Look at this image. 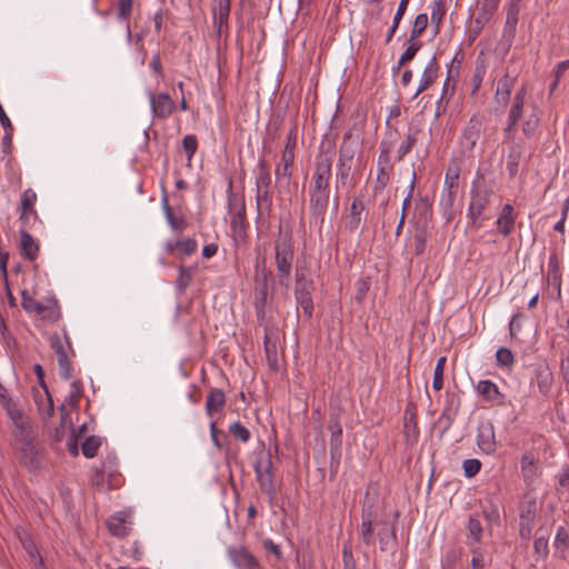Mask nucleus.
I'll return each mask as SVG.
<instances>
[{
  "label": "nucleus",
  "mask_w": 569,
  "mask_h": 569,
  "mask_svg": "<svg viewBox=\"0 0 569 569\" xmlns=\"http://www.w3.org/2000/svg\"><path fill=\"white\" fill-rule=\"evenodd\" d=\"M332 177L331 159L325 154L316 156L309 191L310 212L316 223L322 224L329 204V182Z\"/></svg>",
  "instance_id": "f257e3e1"
},
{
  "label": "nucleus",
  "mask_w": 569,
  "mask_h": 569,
  "mask_svg": "<svg viewBox=\"0 0 569 569\" xmlns=\"http://www.w3.org/2000/svg\"><path fill=\"white\" fill-rule=\"evenodd\" d=\"M12 425V446L19 451L20 462L29 470L38 469L40 465V452L33 441L29 418L27 417Z\"/></svg>",
  "instance_id": "f03ea898"
},
{
  "label": "nucleus",
  "mask_w": 569,
  "mask_h": 569,
  "mask_svg": "<svg viewBox=\"0 0 569 569\" xmlns=\"http://www.w3.org/2000/svg\"><path fill=\"white\" fill-rule=\"evenodd\" d=\"M358 142L351 140V134L346 133L339 147V157L336 164V189H350L353 187L352 167Z\"/></svg>",
  "instance_id": "7ed1b4c3"
},
{
  "label": "nucleus",
  "mask_w": 569,
  "mask_h": 569,
  "mask_svg": "<svg viewBox=\"0 0 569 569\" xmlns=\"http://www.w3.org/2000/svg\"><path fill=\"white\" fill-rule=\"evenodd\" d=\"M272 180L264 159H259L254 170V190L258 211L270 212L272 208Z\"/></svg>",
  "instance_id": "20e7f679"
},
{
  "label": "nucleus",
  "mask_w": 569,
  "mask_h": 569,
  "mask_svg": "<svg viewBox=\"0 0 569 569\" xmlns=\"http://www.w3.org/2000/svg\"><path fill=\"white\" fill-rule=\"evenodd\" d=\"M253 469L261 492L272 502L276 498V486L271 452L260 453L254 461Z\"/></svg>",
  "instance_id": "39448f33"
},
{
  "label": "nucleus",
  "mask_w": 569,
  "mask_h": 569,
  "mask_svg": "<svg viewBox=\"0 0 569 569\" xmlns=\"http://www.w3.org/2000/svg\"><path fill=\"white\" fill-rule=\"evenodd\" d=\"M21 306L26 312L33 313L51 322L60 318V309L56 299L50 298L44 301H37L26 290L21 292Z\"/></svg>",
  "instance_id": "423d86ee"
},
{
  "label": "nucleus",
  "mask_w": 569,
  "mask_h": 569,
  "mask_svg": "<svg viewBox=\"0 0 569 569\" xmlns=\"http://www.w3.org/2000/svg\"><path fill=\"white\" fill-rule=\"evenodd\" d=\"M377 512L373 502H365L361 509V525L359 530V548L365 553L372 550L375 551V528L373 522L376 521Z\"/></svg>",
  "instance_id": "0eeeda50"
},
{
  "label": "nucleus",
  "mask_w": 569,
  "mask_h": 569,
  "mask_svg": "<svg viewBox=\"0 0 569 569\" xmlns=\"http://www.w3.org/2000/svg\"><path fill=\"white\" fill-rule=\"evenodd\" d=\"M292 248L289 241L282 240L276 244V266L281 284L288 287L291 276Z\"/></svg>",
  "instance_id": "6e6552de"
},
{
  "label": "nucleus",
  "mask_w": 569,
  "mask_h": 569,
  "mask_svg": "<svg viewBox=\"0 0 569 569\" xmlns=\"http://www.w3.org/2000/svg\"><path fill=\"white\" fill-rule=\"evenodd\" d=\"M293 161L295 153L290 152L289 150H283L280 162L276 166L274 169L276 189L279 194H284L289 191Z\"/></svg>",
  "instance_id": "1a4fd4ad"
},
{
  "label": "nucleus",
  "mask_w": 569,
  "mask_h": 569,
  "mask_svg": "<svg viewBox=\"0 0 569 569\" xmlns=\"http://www.w3.org/2000/svg\"><path fill=\"white\" fill-rule=\"evenodd\" d=\"M537 516V501L529 499L523 501L519 507V536L522 540L528 541L531 537L535 520Z\"/></svg>",
  "instance_id": "9d476101"
},
{
  "label": "nucleus",
  "mask_w": 569,
  "mask_h": 569,
  "mask_svg": "<svg viewBox=\"0 0 569 569\" xmlns=\"http://www.w3.org/2000/svg\"><path fill=\"white\" fill-rule=\"evenodd\" d=\"M477 446L486 455H493L498 449V441L493 423L490 420L481 421L477 429Z\"/></svg>",
  "instance_id": "9b49d317"
},
{
  "label": "nucleus",
  "mask_w": 569,
  "mask_h": 569,
  "mask_svg": "<svg viewBox=\"0 0 569 569\" xmlns=\"http://www.w3.org/2000/svg\"><path fill=\"white\" fill-rule=\"evenodd\" d=\"M147 96L154 118L167 119L174 111V101L168 93H154L152 91H148Z\"/></svg>",
  "instance_id": "f8f14e48"
},
{
  "label": "nucleus",
  "mask_w": 569,
  "mask_h": 569,
  "mask_svg": "<svg viewBox=\"0 0 569 569\" xmlns=\"http://www.w3.org/2000/svg\"><path fill=\"white\" fill-rule=\"evenodd\" d=\"M489 202V190L480 188L471 189V200L468 207V217L472 220L473 224H476L477 221L481 218Z\"/></svg>",
  "instance_id": "ddd939ff"
},
{
  "label": "nucleus",
  "mask_w": 569,
  "mask_h": 569,
  "mask_svg": "<svg viewBox=\"0 0 569 569\" xmlns=\"http://www.w3.org/2000/svg\"><path fill=\"white\" fill-rule=\"evenodd\" d=\"M131 511H119L107 520L109 532L118 538L126 537L131 530Z\"/></svg>",
  "instance_id": "4468645a"
},
{
  "label": "nucleus",
  "mask_w": 569,
  "mask_h": 569,
  "mask_svg": "<svg viewBox=\"0 0 569 569\" xmlns=\"http://www.w3.org/2000/svg\"><path fill=\"white\" fill-rule=\"evenodd\" d=\"M228 557L238 569H254L259 565L258 560L244 547L229 548Z\"/></svg>",
  "instance_id": "2eb2a0df"
},
{
  "label": "nucleus",
  "mask_w": 569,
  "mask_h": 569,
  "mask_svg": "<svg viewBox=\"0 0 569 569\" xmlns=\"http://www.w3.org/2000/svg\"><path fill=\"white\" fill-rule=\"evenodd\" d=\"M0 406L6 411L12 423L27 418L20 409L18 401L12 398L2 385L0 386Z\"/></svg>",
  "instance_id": "dca6fc26"
},
{
  "label": "nucleus",
  "mask_w": 569,
  "mask_h": 569,
  "mask_svg": "<svg viewBox=\"0 0 569 569\" xmlns=\"http://www.w3.org/2000/svg\"><path fill=\"white\" fill-rule=\"evenodd\" d=\"M480 121L471 119L460 139L461 149L465 154H469L475 149L480 138Z\"/></svg>",
  "instance_id": "f3484780"
},
{
  "label": "nucleus",
  "mask_w": 569,
  "mask_h": 569,
  "mask_svg": "<svg viewBox=\"0 0 569 569\" xmlns=\"http://www.w3.org/2000/svg\"><path fill=\"white\" fill-rule=\"evenodd\" d=\"M526 96H527V90L525 87H522L521 89H519L516 92V94L513 97V102H512V106H511L509 114H508V126L506 128L507 134L510 133V131L516 127V124L520 120V117H521V113L523 110Z\"/></svg>",
  "instance_id": "a211bd4d"
},
{
  "label": "nucleus",
  "mask_w": 569,
  "mask_h": 569,
  "mask_svg": "<svg viewBox=\"0 0 569 569\" xmlns=\"http://www.w3.org/2000/svg\"><path fill=\"white\" fill-rule=\"evenodd\" d=\"M519 0H510L507 4L506 23L503 28V38L512 40L519 19Z\"/></svg>",
  "instance_id": "6ab92c4d"
},
{
  "label": "nucleus",
  "mask_w": 569,
  "mask_h": 569,
  "mask_svg": "<svg viewBox=\"0 0 569 569\" xmlns=\"http://www.w3.org/2000/svg\"><path fill=\"white\" fill-rule=\"evenodd\" d=\"M501 0H481L479 11L475 19L477 30L480 31L495 16Z\"/></svg>",
  "instance_id": "aec40b11"
},
{
  "label": "nucleus",
  "mask_w": 569,
  "mask_h": 569,
  "mask_svg": "<svg viewBox=\"0 0 569 569\" xmlns=\"http://www.w3.org/2000/svg\"><path fill=\"white\" fill-rule=\"evenodd\" d=\"M167 252L177 256L182 259L191 256L197 250V242L191 238H187L179 241H167L164 243Z\"/></svg>",
  "instance_id": "412c9836"
},
{
  "label": "nucleus",
  "mask_w": 569,
  "mask_h": 569,
  "mask_svg": "<svg viewBox=\"0 0 569 569\" xmlns=\"http://www.w3.org/2000/svg\"><path fill=\"white\" fill-rule=\"evenodd\" d=\"M515 221L516 216L513 207L509 203L505 204L496 221L498 232L503 237H508L515 228Z\"/></svg>",
  "instance_id": "4be33fe9"
},
{
  "label": "nucleus",
  "mask_w": 569,
  "mask_h": 569,
  "mask_svg": "<svg viewBox=\"0 0 569 569\" xmlns=\"http://www.w3.org/2000/svg\"><path fill=\"white\" fill-rule=\"evenodd\" d=\"M380 550L382 552H395L397 547V535H396V526L395 523H391L388 526V523H385L383 527H381L377 533Z\"/></svg>",
  "instance_id": "5701e85b"
},
{
  "label": "nucleus",
  "mask_w": 569,
  "mask_h": 569,
  "mask_svg": "<svg viewBox=\"0 0 569 569\" xmlns=\"http://www.w3.org/2000/svg\"><path fill=\"white\" fill-rule=\"evenodd\" d=\"M438 76V63L435 56L430 58L427 62L423 72L419 80V86L413 94V98H417L421 92L427 90L430 84L437 79Z\"/></svg>",
  "instance_id": "b1692460"
},
{
  "label": "nucleus",
  "mask_w": 569,
  "mask_h": 569,
  "mask_svg": "<svg viewBox=\"0 0 569 569\" xmlns=\"http://www.w3.org/2000/svg\"><path fill=\"white\" fill-rule=\"evenodd\" d=\"M516 78L509 77L508 74L503 76L499 81L496 90V101L503 107L507 106V103L510 100V96L512 92V88L515 86Z\"/></svg>",
  "instance_id": "393cba45"
},
{
  "label": "nucleus",
  "mask_w": 569,
  "mask_h": 569,
  "mask_svg": "<svg viewBox=\"0 0 569 569\" xmlns=\"http://www.w3.org/2000/svg\"><path fill=\"white\" fill-rule=\"evenodd\" d=\"M20 248L21 253L28 260H34L38 257V242L24 230H20Z\"/></svg>",
  "instance_id": "a878e982"
},
{
  "label": "nucleus",
  "mask_w": 569,
  "mask_h": 569,
  "mask_svg": "<svg viewBox=\"0 0 569 569\" xmlns=\"http://www.w3.org/2000/svg\"><path fill=\"white\" fill-rule=\"evenodd\" d=\"M226 403V396L221 389L212 388L206 400V411L209 416L222 410Z\"/></svg>",
  "instance_id": "bb28decb"
},
{
  "label": "nucleus",
  "mask_w": 569,
  "mask_h": 569,
  "mask_svg": "<svg viewBox=\"0 0 569 569\" xmlns=\"http://www.w3.org/2000/svg\"><path fill=\"white\" fill-rule=\"evenodd\" d=\"M477 391L488 401L497 403H501L502 401V395L500 393L497 385L490 380L479 381Z\"/></svg>",
  "instance_id": "cd10ccee"
},
{
  "label": "nucleus",
  "mask_w": 569,
  "mask_h": 569,
  "mask_svg": "<svg viewBox=\"0 0 569 569\" xmlns=\"http://www.w3.org/2000/svg\"><path fill=\"white\" fill-rule=\"evenodd\" d=\"M521 472L526 481L533 480L539 475V469L531 452H525L520 460Z\"/></svg>",
  "instance_id": "c85d7f7f"
},
{
  "label": "nucleus",
  "mask_w": 569,
  "mask_h": 569,
  "mask_svg": "<svg viewBox=\"0 0 569 569\" xmlns=\"http://www.w3.org/2000/svg\"><path fill=\"white\" fill-rule=\"evenodd\" d=\"M365 210L362 200L356 198L350 207V214L347 220V228L350 231L357 230L361 224V214Z\"/></svg>",
  "instance_id": "c756f323"
},
{
  "label": "nucleus",
  "mask_w": 569,
  "mask_h": 569,
  "mask_svg": "<svg viewBox=\"0 0 569 569\" xmlns=\"http://www.w3.org/2000/svg\"><path fill=\"white\" fill-rule=\"evenodd\" d=\"M313 282L302 269L296 270L295 296L312 295Z\"/></svg>",
  "instance_id": "7c9ffc66"
},
{
  "label": "nucleus",
  "mask_w": 569,
  "mask_h": 569,
  "mask_svg": "<svg viewBox=\"0 0 569 569\" xmlns=\"http://www.w3.org/2000/svg\"><path fill=\"white\" fill-rule=\"evenodd\" d=\"M36 201H37V194L32 189H27L23 191V193L21 196V201H20V210H21L20 219L21 220L28 219L29 213H30V211H32Z\"/></svg>",
  "instance_id": "2f4dec72"
},
{
  "label": "nucleus",
  "mask_w": 569,
  "mask_h": 569,
  "mask_svg": "<svg viewBox=\"0 0 569 569\" xmlns=\"http://www.w3.org/2000/svg\"><path fill=\"white\" fill-rule=\"evenodd\" d=\"M59 411H60V427L56 430V436H54L57 441H60L63 438L64 432L67 430H70L71 432L73 430L71 416L68 412L64 403H62L59 407Z\"/></svg>",
  "instance_id": "473e14b6"
},
{
  "label": "nucleus",
  "mask_w": 569,
  "mask_h": 569,
  "mask_svg": "<svg viewBox=\"0 0 569 569\" xmlns=\"http://www.w3.org/2000/svg\"><path fill=\"white\" fill-rule=\"evenodd\" d=\"M82 396V383L79 380H74L70 385V391L68 396L64 398L63 403L69 406L72 409H76L79 405L80 398Z\"/></svg>",
  "instance_id": "72a5a7b5"
},
{
  "label": "nucleus",
  "mask_w": 569,
  "mask_h": 569,
  "mask_svg": "<svg viewBox=\"0 0 569 569\" xmlns=\"http://www.w3.org/2000/svg\"><path fill=\"white\" fill-rule=\"evenodd\" d=\"M539 117L536 113L535 108H532L531 112L528 113L522 122V132L527 138H531L535 136L538 127H539Z\"/></svg>",
  "instance_id": "f704fd0d"
},
{
  "label": "nucleus",
  "mask_w": 569,
  "mask_h": 569,
  "mask_svg": "<svg viewBox=\"0 0 569 569\" xmlns=\"http://www.w3.org/2000/svg\"><path fill=\"white\" fill-rule=\"evenodd\" d=\"M392 168H377V177L373 186V193L378 194L383 191L390 181Z\"/></svg>",
  "instance_id": "c9c22d12"
},
{
  "label": "nucleus",
  "mask_w": 569,
  "mask_h": 569,
  "mask_svg": "<svg viewBox=\"0 0 569 569\" xmlns=\"http://www.w3.org/2000/svg\"><path fill=\"white\" fill-rule=\"evenodd\" d=\"M100 446H101V440L99 437H96V436L87 437L81 445L82 455L86 458H93L97 455Z\"/></svg>",
  "instance_id": "e433bc0d"
},
{
  "label": "nucleus",
  "mask_w": 569,
  "mask_h": 569,
  "mask_svg": "<svg viewBox=\"0 0 569 569\" xmlns=\"http://www.w3.org/2000/svg\"><path fill=\"white\" fill-rule=\"evenodd\" d=\"M553 546L556 550L565 552L569 547V531L560 526L557 529Z\"/></svg>",
  "instance_id": "4c0bfd02"
},
{
  "label": "nucleus",
  "mask_w": 569,
  "mask_h": 569,
  "mask_svg": "<svg viewBox=\"0 0 569 569\" xmlns=\"http://www.w3.org/2000/svg\"><path fill=\"white\" fill-rule=\"evenodd\" d=\"M447 358H438V362L433 372L432 388L440 391L443 387V372Z\"/></svg>",
  "instance_id": "58836bf2"
},
{
  "label": "nucleus",
  "mask_w": 569,
  "mask_h": 569,
  "mask_svg": "<svg viewBox=\"0 0 569 569\" xmlns=\"http://www.w3.org/2000/svg\"><path fill=\"white\" fill-rule=\"evenodd\" d=\"M428 26V16L426 13H419L413 22V27L411 29L410 38L411 40L418 39L422 32L427 29Z\"/></svg>",
  "instance_id": "ea45409f"
},
{
  "label": "nucleus",
  "mask_w": 569,
  "mask_h": 569,
  "mask_svg": "<svg viewBox=\"0 0 569 569\" xmlns=\"http://www.w3.org/2000/svg\"><path fill=\"white\" fill-rule=\"evenodd\" d=\"M421 44L418 43V42H415V40H411V38L408 40V46H407V49L405 50V52L401 54L399 61H398V69L411 61L413 59V57L416 56V53L418 52V50L420 49Z\"/></svg>",
  "instance_id": "a19ab883"
},
{
  "label": "nucleus",
  "mask_w": 569,
  "mask_h": 569,
  "mask_svg": "<svg viewBox=\"0 0 569 569\" xmlns=\"http://www.w3.org/2000/svg\"><path fill=\"white\" fill-rule=\"evenodd\" d=\"M468 532L469 537L475 542H480L482 538V526L478 518L470 516L468 520Z\"/></svg>",
  "instance_id": "79ce46f5"
},
{
  "label": "nucleus",
  "mask_w": 569,
  "mask_h": 569,
  "mask_svg": "<svg viewBox=\"0 0 569 569\" xmlns=\"http://www.w3.org/2000/svg\"><path fill=\"white\" fill-rule=\"evenodd\" d=\"M193 269L191 267H180L179 276L176 280V284L180 291H183L192 279Z\"/></svg>",
  "instance_id": "37998d69"
},
{
  "label": "nucleus",
  "mask_w": 569,
  "mask_h": 569,
  "mask_svg": "<svg viewBox=\"0 0 569 569\" xmlns=\"http://www.w3.org/2000/svg\"><path fill=\"white\" fill-rule=\"evenodd\" d=\"M533 551L537 560L546 559L549 553L548 538L543 536L537 537L533 541Z\"/></svg>",
  "instance_id": "c03bdc74"
},
{
  "label": "nucleus",
  "mask_w": 569,
  "mask_h": 569,
  "mask_svg": "<svg viewBox=\"0 0 569 569\" xmlns=\"http://www.w3.org/2000/svg\"><path fill=\"white\" fill-rule=\"evenodd\" d=\"M298 307L302 309L303 315L310 319L313 313L312 295L296 296Z\"/></svg>",
  "instance_id": "a18cd8bd"
},
{
  "label": "nucleus",
  "mask_w": 569,
  "mask_h": 569,
  "mask_svg": "<svg viewBox=\"0 0 569 569\" xmlns=\"http://www.w3.org/2000/svg\"><path fill=\"white\" fill-rule=\"evenodd\" d=\"M213 2L214 16L218 17L220 22L227 20L230 12V0H213Z\"/></svg>",
  "instance_id": "49530a36"
},
{
  "label": "nucleus",
  "mask_w": 569,
  "mask_h": 569,
  "mask_svg": "<svg viewBox=\"0 0 569 569\" xmlns=\"http://www.w3.org/2000/svg\"><path fill=\"white\" fill-rule=\"evenodd\" d=\"M182 147L187 154L188 162H191V160L197 151V148H198V140H197L196 136H193V134L186 136L182 140Z\"/></svg>",
  "instance_id": "de8ad7c7"
},
{
  "label": "nucleus",
  "mask_w": 569,
  "mask_h": 569,
  "mask_svg": "<svg viewBox=\"0 0 569 569\" xmlns=\"http://www.w3.org/2000/svg\"><path fill=\"white\" fill-rule=\"evenodd\" d=\"M230 433L242 442H248L250 439V431L239 421L233 422L229 428Z\"/></svg>",
  "instance_id": "09e8293b"
},
{
  "label": "nucleus",
  "mask_w": 569,
  "mask_h": 569,
  "mask_svg": "<svg viewBox=\"0 0 569 569\" xmlns=\"http://www.w3.org/2000/svg\"><path fill=\"white\" fill-rule=\"evenodd\" d=\"M44 396H46V399L43 402H40L38 398H36V402H37L38 409L42 416L51 417L54 411V406H53L51 396L47 389L44 390Z\"/></svg>",
  "instance_id": "8fccbe9b"
},
{
  "label": "nucleus",
  "mask_w": 569,
  "mask_h": 569,
  "mask_svg": "<svg viewBox=\"0 0 569 569\" xmlns=\"http://www.w3.org/2000/svg\"><path fill=\"white\" fill-rule=\"evenodd\" d=\"M462 469L467 478H472L480 471L481 461L479 459H466L462 462Z\"/></svg>",
  "instance_id": "3c124183"
},
{
  "label": "nucleus",
  "mask_w": 569,
  "mask_h": 569,
  "mask_svg": "<svg viewBox=\"0 0 569 569\" xmlns=\"http://www.w3.org/2000/svg\"><path fill=\"white\" fill-rule=\"evenodd\" d=\"M457 194V189L442 188L440 194V206L446 210H450L453 206Z\"/></svg>",
  "instance_id": "603ef678"
},
{
  "label": "nucleus",
  "mask_w": 569,
  "mask_h": 569,
  "mask_svg": "<svg viewBox=\"0 0 569 569\" xmlns=\"http://www.w3.org/2000/svg\"><path fill=\"white\" fill-rule=\"evenodd\" d=\"M520 151L513 148L507 158V170L510 177H515L518 172Z\"/></svg>",
  "instance_id": "864d4df0"
},
{
  "label": "nucleus",
  "mask_w": 569,
  "mask_h": 569,
  "mask_svg": "<svg viewBox=\"0 0 569 569\" xmlns=\"http://www.w3.org/2000/svg\"><path fill=\"white\" fill-rule=\"evenodd\" d=\"M118 20L127 21L132 12V0H118Z\"/></svg>",
  "instance_id": "5fc2aeb1"
},
{
  "label": "nucleus",
  "mask_w": 569,
  "mask_h": 569,
  "mask_svg": "<svg viewBox=\"0 0 569 569\" xmlns=\"http://www.w3.org/2000/svg\"><path fill=\"white\" fill-rule=\"evenodd\" d=\"M443 16H445V10L442 9L441 2L435 1L432 9H431V13H430V19H431V23L436 26V32H438V29L442 21Z\"/></svg>",
  "instance_id": "6e6d98bb"
},
{
  "label": "nucleus",
  "mask_w": 569,
  "mask_h": 569,
  "mask_svg": "<svg viewBox=\"0 0 569 569\" xmlns=\"http://www.w3.org/2000/svg\"><path fill=\"white\" fill-rule=\"evenodd\" d=\"M537 380H538V386H539V389L540 391L543 393V395H547L550 390V386H551V373L546 369V370H541L539 371L538 376H537Z\"/></svg>",
  "instance_id": "4d7b16f0"
},
{
  "label": "nucleus",
  "mask_w": 569,
  "mask_h": 569,
  "mask_svg": "<svg viewBox=\"0 0 569 569\" xmlns=\"http://www.w3.org/2000/svg\"><path fill=\"white\" fill-rule=\"evenodd\" d=\"M70 358H58V373L61 379L69 380L72 376Z\"/></svg>",
  "instance_id": "13d9d810"
},
{
  "label": "nucleus",
  "mask_w": 569,
  "mask_h": 569,
  "mask_svg": "<svg viewBox=\"0 0 569 569\" xmlns=\"http://www.w3.org/2000/svg\"><path fill=\"white\" fill-rule=\"evenodd\" d=\"M427 242V231L425 228H418L415 234V251L420 254L425 251Z\"/></svg>",
  "instance_id": "bf43d9fd"
},
{
  "label": "nucleus",
  "mask_w": 569,
  "mask_h": 569,
  "mask_svg": "<svg viewBox=\"0 0 569 569\" xmlns=\"http://www.w3.org/2000/svg\"><path fill=\"white\" fill-rule=\"evenodd\" d=\"M459 170L449 168L446 172L443 187L449 189H458Z\"/></svg>",
  "instance_id": "052dcab7"
},
{
  "label": "nucleus",
  "mask_w": 569,
  "mask_h": 569,
  "mask_svg": "<svg viewBox=\"0 0 569 569\" xmlns=\"http://www.w3.org/2000/svg\"><path fill=\"white\" fill-rule=\"evenodd\" d=\"M329 430L331 431V443H340L342 436V427L337 418L331 419L329 422Z\"/></svg>",
  "instance_id": "680f3d73"
},
{
  "label": "nucleus",
  "mask_w": 569,
  "mask_h": 569,
  "mask_svg": "<svg viewBox=\"0 0 569 569\" xmlns=\"http://www.w3.org/2000/svg\"><path fill=\"white\" fill-rule=\"evenodd\" d=\"M472 558H471V568L472 569H483L485 567V558L480 548L471 549Z\"/></svg>",
  "instance_id": "e2e57ef3"
},
{
  "label": "nucleus",
  "mask_w": 569,
  "mask_h": 569,
  "mask_svg": "<svg viewBox=\"0 0 569 569\" xmlns=\"http://www.w3.org/2000/svg\"><path fill=\"white\" fill-rule=\"evenodd\" d=\"M164 212H166V218H167V221L168 223L171 226L172 229H181L182 227V221L180 220H177L172 213H171V209L170 207L168 206L167 201H164Z\"/></svg>",
  "instance_id": "0e129e2a"
},
{
  "label": "nucleus",
  "mask_w": 569,
  "mask_h": 569,
  "mask_svg": "<svg viewBox=\"0 0 569 569\" xmlns=\"http://www.w3.org/2000/svg\"><path fill=\"white\" fill-rule=\"evenodd\" d=\"M413 140L411 136H408L405 141L401 142V144L398 148V159L401 160L410 150L412 147Z\"/></svg>",
  "instance_id": "69168bd1"
},
{
  "label": "nucleus",
  "mask_w": 569,
  "mask_h": 569,
  "mask_svg": "<svg viewBox=\"0 0 569 569\" xmlns=\"http://www.w3.org/2000/svg\"><path fill=\"white\" fill-rule=\"evenodd\" d=\"M521 323H522V315L521 313H517L511 318V321L509 323L511 336H515L521 329Z\"/></svg>",
  "instance_id": "338daca9"
},
{
  "label": "nucleus",
  "mask_w": 569,
  "mask_h": 569,
  "mask_svg": "<svg viewBox=\"0 0 569 569\" xmlns=\"http://www.w3.org/2000/svg\"><path fill=\"white\" fill-rule=\"evenodd\" d=\"M392 168L390 160H389V150L382 149L377 161V168Z\"/></svg>",
  "instance_id": "774afa93"
}]
</instances>
